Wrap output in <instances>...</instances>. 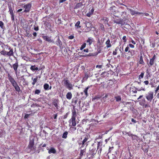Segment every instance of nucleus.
<instances>
[{"mask_svg":"<svg viewBox=\"0 0 159 159\" xmlns=\"http://www.w3.org/2000/svg\"><path fill=\"white\" fill-rule=\"evenodd\" d=\"M67 0H59V3H63V2H64L66 1Z\"/></svg>","mask_w":159,"mask_h":159,"instance_id":"nucleus-61","label":"nucleus"},{"mask_svg":"<svg viewBox=\"0 0 159 159\" xmlns=\"http://www.w3.org/2000/svg\"><path fill=\"white\" fill-rule=\"evenodd\" d=\"M145 103V100L144 98H143L141 101H140L139 102V104H140V103Z\"/></svg>","mask_w":159,"mask_h":159,"instance_id":"nucleus-56","label":"nucleus"},{"mask_svg":"<svg viewBox=\"0 0 159 159\" xmlns=\"http://www.w3.org/2000/svg\"><path fill=\"white\" fill-rule=\"evenodd\" d=\"M74 38V36L73 35H71L68 37V39H73Z\"/></svg>","mask_w":159,"mask_h":159,"instance_id":"nucleus-51","label":"nucleus"},{"mask_svg":"<svg viewBox=\"0 0 159 159\" xmlns=\"http://www.w3.org/2000/svg\"><path fill=\"white\" fill-rule=\"evenodd\" d=\"M68 134V132L67 131H65L63 134L62 138L64 139H66L67 138V135Z\"/></svg>","mask_w":159,"mask_h":159,"instance_id":"nucleus-35","label":"nucleus"},{"mask_svg":"<svg viewBox=\"0 0 159 159\" xmlns=\"http://www.w3.org/2000/svg\"><path fill=\"white\" fill-rule=\"evenodd\" d=\"M33 35L34 36L36 37L37 36V33L35 32H34L33 33Z\"/></svg>","mask_w":159,"mask_h":159,"instance_id":"nucleus-64","label":"nucleus"},{"mask_svg":"<svg viewBox=\"0 0 159 159\" xmlns=\"http://www.w3.org/2000/svg\"><path fill=\"white\" fill-rule=\"evenodd\" d=\"M8 8L9 9V12L10 14L14 13L11 5H8Z\"/></svg>","mask_w":159,"mask_h":159,"instance_id":"nucleus-36","label":"nucleus"},{"mask_svg":"<svg viewBox=\"0 0 159 159\" xmlns=\"http://www.w3.org/2000/svg\"><path fill=\"white\" fill-rule=\"evenodd\" d=\"M8 79L12 85V86L14 87L15 90L18 93L21 92V90L20 87L18 85L17 82L12 76L9 74L7 75Z\"/></svg>","mask_w":159,"mask_h":159,"instance_id":"nucleus-1","label":"nucleus"},{"mask_svg":"<svg viewBox=\"0 0 159 159\" xmlns=\"http://www.w3.org/2000/svg\"><path fill=\"white\" fill-rule=\"evenodd\" d=\"M122 39L123 40V42L125 43H126L127 41V39H126V36H123L122 38Z\"/></svg>","mask_w":159,"mask_h":159,"instance_id":"nucleus-48","label":"nucleus"},{"mask_svg":"<svg viewBox=\"0 0 159 159\" xmlns=\"http://www.w3.org/2000/svg\"><path fill=\"white\" fill-rule=\"evenodd\" d=\"M156 58V56L155 55H154L150 59V61L149 63H148V66L150 67L152 66L154 63L155 60Z\"/></svg>","mask_w":159,"mask_h":159,"instance_id":"nucleus-10","label":"nucleus"},{"mask_svg":"<svg viewBox=\"0 0 159 159\" xmlns=\"http://www.w3.org/2000/svg\"><path fill=\"white\" fill-rule=\"evenodd\" d=\"M70 129L71 132L73 133L76 129V128L75 126L74 127L71 126L70 127Z\"/></svg>","mask_w":159,"mask_h":159,"instance_id":"nucleus-34","label":"nucleus"},{"mask_svg":"<svg viewBox=\"0 0 159 159\" xmlns=\"http://www.w3.org/2000/svg\"><path fill=\"white\" fill-rule=\"evenodd\" d=\"M130 11L131 14L132 15H134L135 14H138L139 13V12H137L132 10H131V9H130Z\"/></svg>","mask_w":159,"mask_h":159,"instance_id":"nucleus-39","label":"nucleus"},{"mask_svg":"<svg viewBox=\"0 0 159 159\" xmlns=\"http://www.w3.org/2000/svg\"><path fill=\"white\" fill-rule=\"evenodd\" d=\"M143 83L146 85H148L149 83V82L148 80H145L143 82Z\"/></svg>","mask_w":159,"mask_h":159,"instance_id":"nucleus-52","label":"nucleus"},{"mask_svg":"<svg viewBox=\"0 0 159 159\" xmlns=\"http://www.w3.org/2000/svg\"><path fill=\"white\" fill-rule=\"evenodd\" d=\"M56 152V150L54 148H51L48 151V153H55Z\"/></svg>","mask_w":159,"mask_h":159,"instance_id":"nucleus-29","label":"nucleus"},{"mask_svg":"<svg viewBox=\"0 0 159 159\" xmlns=\"http://www.w3.org/2000/svg\"><path fill=\"white\" fill-rule=\"evenodd\" d=\"M84 5L83 4L82 2H79L77 3L76 5L75 6L74 9H78L80 8H82V7H83Z\"/></svg>","mask_w":159,"mask_h":159,"instance_id":"nucleus-17","label":"nucleus"},{"mask_svg":"<svg viewBox=\"0 0 159 159\" xmlns=\"http://www.w3.org/2000/svg\"><path fill=\"white\" fill-rule=\"evenodd\" d=\"M86 149L85 148L83 150H80V158L82 157L84 155V153L85 152Z\"/></svg>","mask_w":159,"mask_h":159,"instance_id":"nucleus-25","label":"nucleus"},{"mask_svg":"<svg viewBox=\"0 0 159 159\" xmlns=\"http://www.w3.org/2000/svg\"><path fill=\"white\" fill-rule=\"evenodd\" d=\"M78 101V98L76 97L73 98L72 99V102L74 103L75 104L77 103Z\"/></svg>","mask_w":159,"mask_h":159,"instance_id":"nucleus-27","label":"nucleus"},{"mask_svg":"<svg viewBox=\"0 0 159 159\" xmlns=\"http://www.w3.org/2000/svg\"><path fill=\"white\" fill-rule=\"evenodd\" d=\"M126 134L129 136L130 137L132 140H137L138 138V137L137 135L133 134L130 132H126Z\"/></svg>","mask_w":159,"mask_h":159,"instance_id":"nucleus-11","label":"nucleus"},{"mask_svg":"<svg viewBox=\"0 0 159 159\" xmlns=\"http://www.w3.org/2000/svg\"><path fill=\"white\" fill-rule=\"evenodd\" d=\"M57 114H55L54 115V119H56L57 118Z\"/></svg>","mask_w":159,"mask_h":159,"instance_id":"nucleus-62","label":"nucleus"},{"mask_svg":"<svg viewBox=\"0 0 159 159\" xmlns=\"http://www.w3.org/2000/svg\"><path fill=\"white\" fill-rule=\"evenodd\" d=\"M30 69L32 71L38 70L39 68L37 67H36L35 65L32 66L30 68Z\"/></svg>","mask_w":159,"mask_h":159,"instance_id":"nucleus-26","label":"nucleus"},{"mask_svg":"<svg viewBox=\"0 0 159 159\" xmlns=\"http://www.w3.org/2000/svg\"><path fill=\"white\" fill-rule=\"evenodd\" d=\"M128 46L131 48H134V45L131 43H129Z\"/></svg>","mask_w":159,"mask_h":159,"instance_id":"nucleus-50","label":"nucleus"},{"mask_svg":"<svg viewBox=\"0 0 159 159\" xmlns=\"http://www.w3.org/2000/svg\"><path fill=\"white\" fill-rule=\"evenodd\" d=\"M30 114H26L25 115V116H24V118L25 119H26L28 118L29 116H30Z\"/></svg>","mask_w":159,"mask_h":159,"instance_id":"nucleus-55","label":"nucleus"},{"mask_svg":"<svg viewBox=\"0 0 159 159\" xmlns=\"http://www.w3.org/2000/svg\"><path fill=\"white\" fill-rule=\"evenodd\" d=\"M86 43H84L81 46L80 49V50H83L84 48H85L86 46Z\"/></svg>","mask_w":159,"mask_h":159,"instance_id":"nucleus-42","label":"nucleus"},{"mask_svg":"<svg viewBox=\"0 0 159 159\" xmlns=\"http://www.w3.org/2000/svg\"><path fill=\"white\" fill-rule=\"evenodd\" d=\"M140 105L141 106L144 107L146 108L147 107H150V106L149 104H146L144 103H140Z\"/></svg>","mask_w":159,"mask_h":159,"instance_id":"nucleus-32","label":"nucleus"},{"mask_svg":"<svg viewBox=\"0 0 159 159\" xmlns=\"http://www.w3.org/2000/svg\"><path fill=\"white\" fill-rule=\"evenodd\" d=\"M10 65L11 67L13 68L15 72V74L17 77V73H18V70L17 69L19 66V65H18V61L17 60H16V62L13 64L12 65H11L10 64H9Z\"/></svg>","mask_w":159,"mask_h":159,"instance_id":"nucleus-5","label":"nucleus"},{"mask_svg":"<svg viewBox=\"0 0 159 159\" xmlns=\"http://www.w3.org/2000/svg\"><path fill=\"white\" fill-rule=\"evenodd\" d=\"M57 37V39L55 42L57 46L59 47L60 48L63 49L64 48V46L63 45L62 42L60 39L59 36L58 35Z\"/></svg>","mask_w":159,"mask_h":159,"instance_id":"nucleus-8","label":"nucleus"},{"mask_svg":"<svg viewBox=\"0 0 159 159\" xmlns=\"http://www.w3.org/2000/svg\"><path fill=\"white\" fill-rule=\"evenodd\" d=\"M94 41V39L93 38L90 37L88 38L86 42L88 43L89 45L90 46Z\"/></svg>","mask_w":159,"mask_h":159,"instance_id":"nucleus-14","label":"nucleus"},{"mask_svg":"<svg viewBox=\"0 0 159 159\" xmlns=\"http://www.w3.org/2000/svg\"><path fill=\"white\" fill-rule=\"evenodd\" d=\"M0 27L2 29L3 28L4 23L2 21H0Z\"/></svg>","mask_w":159,"mask_h":159,"instance_id":"nucleus-47","label":"nucleus"},{"mask_svg":"<svg viewBox=\"0 0 159 159\" xmlns=\"http://www.w3.org/2000/svg\"><path fill=\"white\" fill-rule=\"evenodd\" d=\"M34 30H36V31H38L39 30V28L38 27V26H35L34 27Z\"/></svg>","mask_w":159,"mask_h":159,"instance_id":"nucleus-57","label":"nucleus"},{"mask_svg":"<svg viewBox=\"0 0 159 159\" xmlns=\"http://www.w3.org/2000/svg\"><path fill=\"white\" fill-rule=\"evenodd\" d=\"M119 49L118 47H117L115 49V51L113 52V55H116L117 54V51Z\"/></svg>","mask_w":159,"mask_h":159,"instance_id":"nucleus-43","label":"nucleus"},{"mask_svg":"<svg viewBox=\"0 0 159 159\" xmlns=\"http://www.w3.org/2000/svg\"><path fill=\"white\" fill-rule=\"evenodd\" d=\"M19 79L20 80H22L23 81V85H27L28 82L24 78V75H22L20 77H19Z\"/></svg>","mask_w":159,"mask_h":159,"instance_id":"nucleus-18","label":"nucleus"},{"mask_svg":"<svg viewBox=\"0 0 159 159\" xmlns=\"http://www.w3.org/2000/svg\"><path fill=\"white\" fill-rule=\"evenodd\" d=\"M131 121L132 122H134V123H136L137 122L136 120H134L133 118L131 119Z\"/></svg>","mask_w":159,"mask_h":159,"instance_id":"nucleus-60","label":"nucleus"},{"mask_svg":"<svg viewBox=\"0 0 159 159\" xmlns=\"http://www.w3.org/2000/svg\"><path fill=\"white\" fill-rule=\"evenodd\" d=\"M129 49V47L128 46H127L125 49V52H128Z\"/></svg>","mask_w":159,"mask_h":159,"instance_id":"nucleus-49","label":"nucleus"},{"mask_svg":"<svg viewBox=\"0 0 159 159\" xmlns=\"http://www.w3.org/2000/svg\"><path fill=\"white\" fill-rule=\"evenodd\" d=\"M59 102V100L56 98L54 99L52 101V103L57 108V109L58 108V103Z\"/></svg>","mask_w":159,"mask_h":159,"instance_id":"nucleus-16","label":"nucleus"},{"mask_svg":"<svg viewBox=\"0 0 159 159\" xmlns=\"http://www.w3.org/2000/svg\"><path fill=\"white\" fill-rule=\"evenodd\" d=\"M105 44L106 45V47L107 48L111 47V45L110 43V40L109 39H108L106 41Z\"/></svg>","mask_w":159,"mask_h":159,"instance_id":"nucleus-23","label":"nucleus"},{"mask_svg":"<svg viewBox=\"0 0 159 159\" xmlns=\"http://www.w3.org/2000/svg\"><path fill=\"white\" fill-rule=\"evenodd\" d=\"M42 38L44 40L48 42L54 43V41L51 39L50 37L47 36H43Z\"/></svg>","mask_w":159,"mask_h":159,"instance_id":"nucleus-15","label":"nucleus"},{"mask_svg":"<svg viewBox=\"0 0 159 159\" xmlns=\"http://www.w3.org/2000/svg\"><path fill=\"white\" fill-rule=\"evenodd\" d=\"M64 84L67 88L69 90H71L73 89L74 85L70 83L69 81L68 80L67 78L64 79Z\"/></svg>","mask_w":159,"mask_h":159,"instance_id":"nucleus-3","label":"nucleus"},{"mask_svg":"<svg viewBox=\"0 0 159 159\" xmlns=\"http://www.w3.org/2000/svg\"><path fill=\"white\" fill-rule=\"evenodd\" d=\"M100 21L101 22H103L104 24H106L107 23L108 19L107 17H103L101 18Z\"/></svg>","mask_w":159,"mask_h":159,"instance_id":"nucleus-20","label":"nucleus"},{"mask_svg":"<svg viewBox=\"0 0 159 159\" xmlns=\"http://www.w3.org/2000/svg\"><path fill=\"white\" fill-rule=\"evenodd\" d=\"M34 139L30 138V142L28 146V148L30 149V151L33 152V153L35 152L36 150V147L34 146Z\"/></svg>","mask_w":159,"mask_h":159,"instance_id":"nucleus-2","label":"nucleus"},{"mask_svg":"<svg viewBox=\"0 0 159 159\" xmlns=\"http://www.w3.org/2000/svg\"><path fill=\"white\" fill-rule=\"evenodd\" d=\"M90 87L89 86H88L87 87L85 88V89L84 90V92L85 93V95L86 96V97H87L89 95L88 93V89Z\"/></svg>","mask_w":159,"mask_h":159,"instance_id":"nucleus-30","label":"nucleus"},{"mask_svg":"<svg viewBox=\"0 0 159 159\" xmlns=\"http://www.w3.org/2000/svg\"><path fill=\"white\" fill-rule=\"evenodd\" d=\"M102 65H97L96 66V68H102Z\"/></svg>","mask_w":159,"mask_h":159,"instance_id":"nucleus-54","label":"nucleus"},{"mask_svg":"<svg viewBox=\"0 0 159 159\" xmlns=\"http://www.w3.org/2000/svg\"><path fill=\"white\" fill-rule=\"evenodd\" d=\"M38 80V76H36V77L33 79V81L32 83V84L33 85H34L35 84V83L37 82Z\"/></svg>","mask_w":159,"mask_h":159,"instance_id":"nucleus-33","label":"nucleus"},{"mask_svg":"<svg viewBox=\"0 0 159 159\" xmlns=\"http://www.w3.org/2000/svg\"><path fill=\"white\" fill-rule=\"evenodd\" d=\"M80 21H78L75 24V26L76 27V28L77 29H79L81 27V26L80 25Z\"/></svg>","mask_w":159,"mask_h":159,"instance_id":"nucleus-28","label":"nucleus"},{"mask_svg":"<svg viewBox=\"0 0 159 159\" xmlns=\"http://www.w3.org/2000/svg\"><path fill=\"white\" fill-rule=\"evenodd\" d=\"M94 11V9L93 7H92L91 8H90L89 12L86 14L87 16L89 17H90L91 15H93V14Z\"/></svg>","mask_w":159,"mask_h":159,"instance_id":"nucleus-13","label":"nucleus"},{"mask_svg":"<svg viewBox=\"0 0 159 159\" xmlns=\"http://www.w3.org/2000/svg\"><path fill=\"white\" fill-rule=\"evenodd\" d=\"M49 85L47 83L43 85V88L45 90H48L49 88Z\"/></svg>","mask_w":159,"mask_h":159,"instance_id":"nucleus-31","label":"nucleus"},{"mask_svg":"<svg viewBox=\"0 0 159 159\" xmlns=\"http://www.w3.org/2000/svg\"><path fill=\"white\" fill-rule=\"evenodd\" d=\"M10 14L11 16V19L12 21H14L15 20L14 15L13 13H10Z\"/></svg>","mask_w":159,"mask_h":159,"instance_id":"nucleus-44","label":"nucleus"},{"mask_svg":"<svg viewBox=\"0 0 159 159\" xmlns=\"http://www.w3.org/2000/svg\"><path fill=\"white\" fill-rule=\"evenodd\" d=\"M159 90V85L157 87L156 90H155V92L156 93H157V91Z\"/></svg>","mask_w":159,"mask_h":159,"instance_id":"nucleus-59","label":"nucleus"},{"mask_svg":"<svg viewBox=\"0 0 159 159\" xmlns=\"http://www.w3.org/2000/svg\"><path fill=\"white\" fill-rule=\"evenodd\" d=\"M41 92V90L39 89H36L35 91V94H39Z\"/></svg>","mask_w":159,"mask_h":159,"instance_id":"nucleus-45","label":"nucleus"},{"mask_svg":"<svg viewBox=\"0 0 159 159\" xmlns=\"http://www.w3.org/2000/svg\"><path fill=\"white\" fill-rule=\"evenodd\" d=\"M72 118H75L77 116V112L75 109L73 108V110H72Z\"/></svg>","mask_w":159,"mask_h":159,"instance_id":"nucleus-21","label":"nucleus"},{"mask_svg":"<svg viewBox=\"0 0 159 159\" xmlns=\"http://www.w3.org/2000/svg\"><path fill=\"white\" fill-rule=\"evenodd\" d=\"M114 8H115V7L113 6L110 7V10L112 12L113 11V9Z\"/></svg>","mask_w":159,"mask_h":159,"instance_id":"nucleus-58","label":"nucleus"},{"mask_svg":"<svg viewBox=\"0 0 159 159\" xmlns=\"http://www.w3.org/2000/svg\"><path fill=\"white\" fill-rule=\"evenodd\" d=\"M7 52L5 50H2L1 52V54L4 56H7Z\"/></svg>","mask_w":159,"mask_h":159,"instance_id":"nucleus-40","label":"nucleus"},{"mask_svg":"<svg viewBox=\"0 0 159 159\" xmlns=\"http://www.w3.org/2000/svg\"><path fill=\"white\" fill-rule=\"evenodd\" d=\"M139 62L140 64L143 65H144L145 63L144 62L143 60V56L142 54H140V55L139 57Z\"/></svg>","mask_w":159,"mask_h":159,"instance_id":"nucleus-22","label":"nucleus"},{"mask_svg":"<svg viewBox=\"0 0 159 159\" xmlns=\"http://www.w3.org/2000/svg\"><path fill=\"white\" fill-rule=\"evenodd\" d=\"M100 28L101 29V30L102 31H105V28H104V26L103 24H100Z\"/></svg>","mask_w":159,"mask_h":159,"instance_id":"nucleus-46","label":"nucleus"},{"mask_svg":"<svg viewBox=\"0 0 159 159\" xmlns=\"http://www.w3.org/2000/svg\"><path fill=\"white\" fill-rule=\"evenodd\" d=\"M90 138V136L89 134H87L84 135V139L82 141V145L80 147V148H83L85 144L87 143L86 142H88L89 141H88V140Z\"/></svg>","mask_w":159,"mask_h":159,"instance_id":"nucleus-4","label":"nucleus"},{"mask_svg":"<svg viewBox=\"0 0 159 159\" xmlns=\"http://www.w3.org/2000/svg\"><path fill=\"white\" fill-rule=\"evenodd\" d=\"M114 148L113 147H110L109 149V153L111 152L112 150Z\"/></svg>","mask_w":159,"mask_h":159,"instance_id":"nucleus-53","label":"nucleus"},{"mask_svg":"<svg viewBox=\"0 0 159 159\" xmlns=\"http://www.w3.org/2000/svg\"><path fill=\"white\" fill-rule=\"evenodd\" d=\"M66 98L68 100H70L72 97V94L70 92H68L67 93L66 95Z\"/></svg>","mask_w":159,"mask_h":159,"instance_id":"nucleus-24","label":"nucleus"},{"mask_svg":"<svg viewBox=\"0 0 159 159\" xmlns=\"http://www.w3.org/2000/svg\"><path fill=\"white\" fill-rule=\"evenodd\" d=\"M9 50L10 51L9 52H7V56L9 57L13 56L14 52L13 49L12 48H11Z\"/></svg>","mask_w":159,"mask_h":159,"instance_id":"nucleus-19","label":"nucleus"},{"mask_svg":"<svg viewBox=\"0 0 159 159\" xmlns=\"http://www.w3.org/2000/svg\"><path fill=\"white\" fill-rule=\"evenodd\" d=\"M126 54L127 55H125V57H127V59L129 60L135 54V51L134 50H129Z\"/></svg>","mask_w":159,"mask_h":159,"instance_id":"nucleus-7","label":"nucleus"},{"mask_svg":"<svg viewBox=\"0 0 159 159\" xmlns=\"http://www.w3.org/2000/svg\"><path fill=\"white\" fill-rule=\"evenodd\" d=\"M131 42L132 43H133L134 45L136 44L135 42L132 39L131 40Z\"/></svg>","mask_w":159,"mask_h":159,"instance_id":"nucleus-63","label":"nucleus"},{"mask_svg":"<svg viewBox=\"0 0 159 159\" xmlns=\"http://www.w3.org/2000/svg\"><path fill=\"white\" fill-rule=\"evenodd\" d=\"M115 98L116 99V101L118 102L120 101L121 99L120 96H119L115 97Z\"/></svg>","mask_w":159,"mask_h":159,"instance_id":"nucleus-37","label":"nucleus"},{"mask_svg":"<svg viewBox=\"0 0 159 159\" xmlns=\"http://www.w3.org/2000/svg\"><path fill=\"white\" fill-rule=\"evenodd\" d=\"M114 23L117 24H122V21L121 20H115L114 21Z\"/></svg>","mask_w":159,"mask_h":159,"instance_id":"nucleus-41","label":"nucleus"},{"mask_svg":"<svg viewBox=\"0 0 159 159\" xmlns=\"http://www.w3.org/2000/svg\"><path fill=\"white\" fill-rule=\"evenodd\" d=\"M153 93L152 91H149L146 94V97L147 100L151 102L153 98Z\"/></svg>","mask_w":159,"mask_h":159,"instance_id":"nucleus-6","label":"nucleus"},{"mask_svg":"<svg viewBox=\"0 0 159 159\" xmlns=\"http://www.w3.org/2000/svg\"><path fill=\"white\" fill-rule=\"evenodd\" d=\"M69 126L71 123V126L75 127L76 126V118L71 117V118L69 120Z\"/></svg>","mask_w":159,"mask_h":159,"instance_id":"nucleus-9","label":"nucleus"},{"mask_svg":"<svg viewBox=\"0 0 159 159\" xmlns=\"http://www.w3.org/2000/svg\"><path fill=\"white\" fill-rule=\"evenodd\" d=\"M144 74V72H141V74L139 76V79L140 80L142 79L143 77Z\"/></svg>","mask_w":159,"mask_h":159,"instance_id":"nucleus-38","label":"nucleus"},{"mask_svg":"<svg viewBox=\"0 0 159 159\" xmlns=\"http://www.w3.org/2000/svg\"><path fill=\"white\" fill-rule=\"evenodd\" d=\"M24 7L25 9L24 12H29L30 10L31 7V4L30 3H28L24 5Z\"/></svg>","mask_w":159,"mask_h":159,"instance_id":"nucleus-12","label":"nucleus"}]
</instances>
